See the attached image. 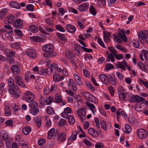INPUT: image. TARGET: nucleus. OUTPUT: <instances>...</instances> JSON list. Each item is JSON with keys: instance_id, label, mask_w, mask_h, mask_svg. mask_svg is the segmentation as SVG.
<instances>
[{"instance_id": "1", "label": "nucleus", "mask_w": 148, "mask_h": 148, "mask_svg": "<svg viewBox=\"0 0 148 148\" xmlns=\"http://www.w3.org/2000/svg\"><path fill=\"white\" fill-rule=\"evenodd\" d=\"M130 32V31L129 30H126L125 32L123 29L121 30L119 32V36L115 34H113L114 40L118 43H121L122 40L124 42H126L127 41V39L126 38L125 33L127 34H129Z\"/></svg>"}, {"instance_id": "2", "label": "nucleus", "mask_w": 148, "mask_h": 148, "mask_svg": "<svg viewBox=\"0 0 148 148\" xmlns=\"http://www.w3.org/2000/svg\"><path fill=\"white\" fill-rule=\"evenodd\" d=\"M42 49L45 52L43 55L46 58H51L56 56L53 52L54 47H42Z\"/></svg>"}, {"instance_id": "3", "label": "nucleus", "mask_w": 148, "mask_h": 148, "mask_svg": "<svg viewBox=\"0 0 148 148\" xmlns=\"http://www.w3.org/2000/svg\"><path fill=\"white\" fill-rule=\"evenodd\" d=\"M9 92L14 97L18 98L20 96V92L18 86H14L10 88L9 89Z\"/></svg>"}, {"instance_id": "4", "label": "nucleus", "mask_w": 148, "mask_h": 148, "mask_svg": "<svg viewBox=\"0 0 148 148\" xmlns=\"http://www.w3.org/2000/svg\"><path fill=\"white\" fill-rule=\"evenodd\" d=\"M82 94L86 100L95 103H97V100L90 93L87 92H84Z\"/></svg>"}, {"instance_id": "5", "label": "nucleus", "mask_w": 148, "mask_h": 148, "mask_svg": "<svg viewBox=\"0 0 148 148\" xmlns=\"http://www.w3.org/2000/svg\"><path fill=\"white\" fill-rule=\"evenodd\" d=\"M145 99L138 95H133L129 99V101L131 102H137L140 104L142 103V102L145 100Z\"/></svg>"}, {"instance_id": "6", "label": "nucleus", "mask_w": 148, "mask_h": 148, "mask_svg": "<svg viewBox=\"0 0 148 148\" xmlns=\"http://www.w3.org/2000/svg\"><path fill=\"white\" fill-rule=\"evenodd\" d=\"M138 36L139 38L141 39L140 40L141 43L144 44L145 40L148 38V31H145L140 32L138 34Z\"/></svg>"}, {"instance_id": "7", "label": "nucleus", "mask_w": 148, "mask_h": 148, "mask_svg": "<svg viewBox=\"0 0 148 148\" xmlns=\"http://www.w3.org/2000/svg\"><path fill=\"white\" fill-rule=\"evenodd\" d=\"M137 134L138 137L141 139L145 138L148 135V133L145 129H140L137 130Z\"/></svg>"}, {"instance_id": "8", "label": "nucleus", "mask_w": 148, "mask_h": 148, "mask_svg": "<svg viewBox=\"0 0 148 148\" xmlns=\"http://www.w3.org/2000/svg\"><path fill=\"white\" fill-rule=\"evenodd\" d=\"M24 97L26 101L28 102L33 101L34 99L35 96L32 92L27 91L24 93Z\"/></svg>"}, {"instance_id": "9", "label": "nucleus", "mask_w": 148, "mask_h": 148, "mask_svg": "<svg viewBox=\"0 0 148 148\" xmlns=\"http://www.w3.org/2000/svg\"><path fill=\"white\" fill-rule=\"evenodd\" d=\"M15 82L16 84L22 87H24L26 85L23 82V78L21 76L16 75L14 78Z\"/></svg>"}, {"instance_id": "10", "label": "nucleus", "mask_w": 148, "mask_h": 148, "mask_svg": "<svg viewBox=\"0 0 148 148\" xmlns=\"http://www.w3.org/2000/svg\"><path fill=\"white\" fill-rule=\"evenodd\" d=\"M103 39L105 42L106 43L110 42L111 33L108 31H104L103 32Z\"/></svg>"}, {"instance_id": "11", "label": "nucleus", "mask_w": 148, "mask_h": 148, "mask_svg": "<svg viewBox=\"0 0 148 148\" xmlns=\"http://www.w3.org/2000/svg\"><path fill=\"white\" fill-rule=\"evenodd\" d=\"M23 22L22 20L17 19L13 23V26L14 28L21 29L22 28Z\"/></svg>"}, {"instance_id": "12", "label": "nucleus", "mask_w": 148, "mask_h": 148, "mask_svg": "<svg viewBox=\"0 0 148 148\" xmlns=\"http://www.w3.org/2000/svg\"><path fill=\"white\" fill-rule=\"evenodd\" d=\"M108 49L112 53L116 58L118 60H120L123 58L122 54L118 55L117 54L116 49L114 47H108Z\"/></svg>"}, {"instance_id": "13", "label": "nucleus", "mask_w": 148, "mask_h": 148, "mask_svg": "<svg viewBox=\"0 0 148 148\" xmlns=\"http://www.w3.org/2000/svg\"><path fill=\"white\" fill-rule=\"evenodd\" d=\"M125 92L124 90L122 87L121 86L118 89V93L119 99L122 101L124 100L125 98Z\"/></svg>"}, {"instance_id": "14", "label": "nucleus", "mask_w": 148, "mask_h": 148, "mask_svg": "<svg viewBox=\"0 0 148 148\" xmlns=\"http://www.w3.org/2000/svg\"><path fill=\"white\" fill-rule=\"evenodd\" d=\"M68 85L70 90H73L75 91L77 90V88L75 86L76 85L73 79H70L69 80Z\"/></svg>"}, {"instance_id": "15", "label": "nucleus", "mask_w": 148, "mask_h": 148, "mask_svg": "<svg viewBox=\"0 0 148 148\" xmlns=\"http://www.w3.org/2000/svg\"><path fill=\"white\" fill-rule=\"evenodd\" d=\"M27 55L30 58H36V54L34 49H29L27 51Z\"/></svg>"}, {"instance_id": "16", "label": "nucleus", "mask_w": 148, "mask_h": 148, "mask_svg": "<svg viewBox=\"0 0 148 148\" xmlns=\"http://www.w3.org/2000/svg\"><path fill=\"white\" fill-rule=\"evenodd\" d=\"M15 19V16L11 15L7 16L5 19V23L6 24H10L12 23Z\"/></svg>"}, {"instance_id": "17", "label": "nucleus", "mask_w": 148, "mask_h": 148, "mask_svg": "<svg viewBox=\"0 0 148 148\" xmlns=\"http://www.w3.org/2000/svg\"><path fill=\"white\" fill-rule=\"evenodd\" d=\"M99 78L103 82H105L106 85L108 83V79H109V76L103 74L99 76Z\"/></svg>"}, {"instance_id": "18", "label": "nucleus", "mask_w": 148, "mask_h": 148, "mask_svg": "<svg viewBox=\"0 0 148 148\" xmlns=\"http://www.w3.org/2000/svg\"><path fill=\"white\" fill-rule=\"evenodd\" d=\"M66 136L64 132H60L58 135L57 140L61 142H63L65 140Z\"/></svg>"}, {"instance_id": "19", "label": "nucleus", "mask_w": 148, "mask_h": 148, "mask_svg": "<svg viewBox=\"0 0 148 148\" xmlns=\"http://www.w3.org/2000/svg\"><path fill=\"white\" fill-rule=\"evenodd\" d=\"M88 8V5L86 3L82 4L78 8V10L79 11L83 12L87 10Z\"/></svg>"}, {"instance_id": "20", "label": "nucleus", "mask_w": 148, "mask_h": 148, "mask_svg": "<svg viewBox=\"0 0 148 148\" xmlns=\"http://www.w3.org/2000/svg\"><path fill=\"white\" fill-rule=\"evenodd\" d=\"M11 71L16 75H18L20 74V70L19 68L16 65H13L11 67Z\"/></svg>"}, {"instance_id": "21", "label": "nucleus", "mask_w": 148, "mask_h": 148, "mask_svg": "<svg viewBox=\"0 0 148 148\" xmlns=\"http://www.w3.org/2000/svg\"><path fill=\"white\" fill-rule=\"evenodd\" d=\"M67 31L70 33H72L76 30L75 27L70 24H68L66 26Z\"/></svg>"}, {"instance_id": "22", "label": "nucleus", "mask_w": 148, "mask_h": 148, "mask_svg": "<svg viewBox=\"0 0 148 148\" xmlns=\"http://www.w3.org/2000/svg\"><path fill=\"white\" fill-rule=\"evenodd\" d=\"M86 104L87 106L90 108V110L92 111L93 115H94L95 114V112L97 110L95 105L93 104L88 101L86 102Z\"/></svg>"}, {"instance_id": "23", "label": "nucleus", "mask_w": 148, "mask_h": 148, "mask_svg": "<svg viewBox=\"0 0 148 148\" xmlns=\"http://www.w3.org/2000/svg\"><path fill=\"white\" fill-rule=\"evenodd\" d=\"M127 63L125 60L117 62V65L119 67L124 70H126L125 68L127 66Z\"/></svg>"}, {"instance_id": "24", "label": "nucleus", "mask_w": 148, "mask_h": 148, "mask_svg": "<svg viewBox=\"0 0 148 148\" xmlns=\"http://www.w3.org/2000/svg\"><path fill=\"white\" fill-rule=\"evenodd\" d=\"M9 5L13 8L17 9H19L21 8V6L19 3L14 1H12L10 2Z\"/></svg>"}, {"instance_id": "25", "label": "nucleus", "mask_w": 148, "mask_h": 148, "mask_svg": "<svg viewBox=\"0 0 148 148\" xmlns=\"http://www.w3.org/2000/svg\"><path fill=\"white\" fill-rule=\"evenodd\" d=\"M116 114H117V118L118 119L119 117V116L120 115H122L123 117H127V114L126 113H125V112L124 111H123L122 109H119L118 110L117 112H116Z\"/></svg>"}, {"instance_id": "26", "label": "nucleus", "mask_w": 148, "mask_h": 148, "mask_svg": "<svg viewBox=\"0 0 148 148\" xmlns=\"http://www.w3.org/2000/svg\"><path fill=\"white\" fill-rule=\"evenodd\" d=\"M109 79H108V83H110L112 85H115L117 83L116 79L114 77H112L111 76H109Z\"/></svg>"}, {"instance_id": "27", "label": "nucleus", "mask_w": 148, "mask_h": 148, "mask_svg": "<svg viewBox=\"0 0 148 148\" xmlns=\"http://www.w3.org/2000/svg\"><path fill=\"white\" fill-rule=\"evenodd\" d=\"M53 80L55 82H58L60 80V75L57 72H55L53 76Z\"/></svg>"}, {"instance_id": "28", "label": "nucleus", "mask_w": 148, "mask_h": 148, "mask_svg": "<svg viewBox=\"0 0 148 148\" xmlns=\"http://www.w3.org/2000/svg\"><path fill=\"white\" fill-rule=\"evenodd\" d=\"M30 39L31 40L37 42H42L43 41L42 39L40 37L37 36L30 37Z\"/></svg>"}, {"instance_id": "29", "label": "nucleus", "mask_w": 148, "mask_h": 148, "mask_svg": "<svg viewBox=\"0 0 148 148\" xmlns=\"http://www.w3.org/2000/svg\"><path fill=\"white\" fill-rule=\"evenodd\" d=\"M55 132V129L52 128L50 129L48 132L47 137L48 138H51L54 135Z\"/></svg>"}, {"instance_id": "30", "label": "nucleus", "mask_w": 148, "mask_h": 148, "mask_svg": "<svg viewBox=\"0 0 148 148\" xmlns=\"http://www.w3.org/2000/svg\"><path fill=\"white\" fill-rule=\"evenodd\" d=\"M65 54L66 57L70 59H74L75 58L74 54L69 51H66L65 52Z\"/></svg>"}, {"instance_id": "31", "label": "nucleus", "mask_w": 148, "mask_h": 148, "mask_svg": "<svg viewBox=\"0 0 148 148\" xmlns=\"http://www.w3.org/2000/svg\"><path fill=\"white\" fill-rule=\"evenodd\" d=\"M4 113L6 116H9L11 114V112L9 107L7 106L4 109Z\"/></svg>"}, {"instance_id": "32", "label": "nucleus", "mask_w": 148, "mask_h": 148, "mask_svg": "<svg viewBox=\"0 0 148 148\" xmlns=\"http://www.w3.org/2000/svg\"><path fill=\"white\" fill-rule=\"evenodd\" d=\"M34 121L36 123L38 127H39L41 124V121L40 117L37 116L34 117Z\"/></svg>"}, {"instance_id": "33", "label": "nucleus", "mask_w": 148, "mask_h": 148, "mask_svg": "<svg viewBox=\"0 0 148 148\" xmlns=\"http://www.w3.org/2000/svg\"><path fill=\"white\" fill-rule=\"evenodd\" d=\"M7 12V9L3 8L0 11V19L4 17Z\"/></svg>"}, {"instance_id": "34", "label": "nucleus", "mask_w": 148, "mask_h": 148, "mask_svg": "<svg viewBox=\"0 0 148 148\" xmlns=\"http://www.w3.org/2000/svg\"><path fill=\"white\" fill-rule=\"evenodd\" d=\"M77 134L75 132H73L72 133V135L69 138L68 140H71L73 141L75 140L77 138Z\"/></svg>"}, {"instance_id": "35", "label": "nucleus", "mask_w": 148, "mask_h": 148, "mask_svg": "<svg viewBox=\"0 0 148 148\" xmlns=\"http://www.w3.org/2000/svg\"><path fill=\"white\" fill-rule=\"evenodd\" d=\"M29 27L31 32L33 33L37 32L38 31L37 27L34 25H32L29 26Z\"/></svg>"}, {"instance_id": "36", "label": "nucleus", "mask_w": 148, "mask_h": 148, "mask_svg": "<svg viewBox=\"0 0 148 148\" xmlns=\"http://www.w3.org/2000/svg\"><path fill=\"white\" fill-rule=\"evenodd\" d=\"M39 111V109L36 108L30 109L29 110L30 113L34 115H36Z\"/></svg>"}, {"instance_id": "37", "label": "nucleus", "mask_w": 148, "mask_h": 148, "mask_svg": "<svg viewBox=\"0 0 148 148\" xmlns=\"http://www.w3.org/2000/svg\"><path fill=\"white\" fill-rule=\"evenodd\" d=\"M22 131L24 134L25 135L29 134L31 131V129L30 127H25L24 128Z\"/></svg>"}, {"instance_id": "38", "label": "nucleus", "mask_w": 148, "mask_h": 148, "mask_svg": "<svg viewBox=\"0 0 148 148\" xmlns=\"http://www.w3.org/2000/svg\"><path fill=\"white\" fill-rule=\"evenodd\" d=\"M8 86L10 87H12L14 85V81L13 78L12 77H9L8 81Z\"/></svg>"}, {"instance_id": "39", "label": "nucleus", "mask_w": 148, "mask_h": 148, "mask_svg": "<svg viewBox=\"0 0 148 148\" xmlns=\"http://www.w3.org/2000/svg\"><path fill=\"white\" fill-rule=\"evenodd\" d=\"M23 141L22 140H21L18 142V144L20 146H21L22 148H28V144L24 143H22Z\"/></svg>"}, {"instance_id": "40", "label": "nucleus", "mask_w": 148, "mask_h": 148, "mask_svg": "<svg viewBox=\"0 0 148 148\" xmlns=\"http://www.w3.org/2000/svg\"><path fill=\"white\" fill-rule=\"evenodd\" d=\"M78 114L80 116H85L86 114L84 109H80L78 111Z\"/></svg>"}, {"instance_id": "41", "label": "nucleus", "mask_w": 148, "mask_h": 148, "mask_svg": "<svg viewBox=\"0 0 148 148\" xmlns=\"http://www.w3.org/2000/svg\"><path fill=\"white\" fill-rule=\"evenodd\" d=\"M125 130L124 132L125 133L129 134L132 131L131 127L129 125H126L125 126Z\"/></svg>"}, {"instance_id": "42", "label": "nucleus", "mask_w": 148, "mask_h": 148, "mask_svg": "<svg viewBox=\"0 0 148 148\" xmlns=\"http://www.w3.org/2000/svg\"><path fill=\"white\" fill-rule=\"evenodd\" d=\"M88 132L90 134L92 135L93 136H96V134H97V132L93 128H90L88 130Z\"/></svg>"}, {"instance_id": "43", "label": "nucleus", "mask_w": 148, "mask_h": 148, "mask_svg": "<svg viewBox=\"0 0 148 148\" xmlns=\"http://www.w3.org/2000/svg\"><path fill=\"white\" fill-rule=\"evenodd\" d=\"M47 112L48 114H53L54 113L53 109L50 106H48L47 108Z\"/></svg>"}, {"instance_id": "44", "label": "nucleus", "mask_w": 148, "mask_h": 148, "mask_svg": "<svg viewBox=\"0 0 148 148\" xmlns=\"http://www.w3.org/2000/svg\"><path fill=\"white\" fill-rule=\"evenodd\" d=\"M89 10L91 13L94 15H95L97 13V11L94 7L92 5L90 6L89 8Z\"/></svg>"}, {"instance_id": "45", "label": "nucleus", "mask_w": 148, "mask_h": 148, "mask_svg": "<svg viewBox=\"0 0 148 148\" xmlns=\"http://www.w3.org/2000/svg\"><path fill=\"white\" fill-rule=\"evenodd\" d=\"M5 53L6 55L9 57L12 56L14 55V52L8 49H5Z\"/></svg>"}, {"instance_id": "46", "label": "nucleus", "mask_w": 148, "mask_h": 148, "mask_svg": "<svg viewBox=\"0 0 148 148\" xmlns=\"http://www.w3.org/2000/svg\"><path fill=\"white\" fill-rule=\"evenodd\" d=\"M56 35L60 39L62 40H66V38L63 34H61L58 32H57L56 33Z\"/></svg>"}, {"instance_id": "47", "label": "nucleus", "mask_w": 148, "mask_h": 148, "mask_svg": "<svg viewBox=\"0 0 148 148\" xmlns=\"http://www.w3.org/2000/svg\"><path fill=\"white\" fill-rule=\"evenodd\" d=\"M29 106L30 107L31 109L36 108L38 106V103L36 102H31L29 104Z\"/></svg>"}, {"instance_id": "48", "label": "nucleus", "mask_w": 148, "mask_h": 148, "mask_svg": "<svg viewBox=\"0 0 148 148\" xmlns=\"http://www.w3.org/2000/svg\"><path fill=\"white\" fill-rule=\"evenodd\" d=\"M55 27L57 30L61 32H64L65 31V30L64 29L63 27L61 26L60 25H56Z\"/></svg>"}, {"instance_id": "49", "label": "nucleus", "mask_w": 148, "mask_h": 148, "mask_svg": "<svg viewBox=\"0 0 148 148\" xmlns=\"http://www.w3.org/2000/svg\"><path fill=\"white\" fill-rule=\"evenodd\" d=\"M114 68V66L111 64L107 63L105 65V69L107 71L111 69H113Z\"/></svg>"}, {"instance_id": "50", "label": "nucleus", "mask_w": 148, "mask_h": 148, "mask_svg": "<svg viewBox=\"0 0 148 148\" xmlns=\"http://www.w3.org/2000/svg\"><path fill=\"white\" fill-rule=\"evenodd\" d=\"M44 19L46 23L49 26H52L53 25V24L52 23L53 21H51L49 18H45Z\"/></svg>"}, {"instance_id": "51", "label": "nucleus", "mask_w": 148, "mask_h": 148, "mask_svg": "<svg viewBox=\"0 0 148 148\" xmlns=\"http://www.w3.org/2000/svg\"><path fill=\"white\" fill-rule=\"evenodd\" d=\"M66 124V122L65 119H60L58 123V125L61 126H63L65 125Z\"/></svg>"}, {"instance_id": "52", "label": "nucleus", "mask_w": 148, "mask_h": 148, "mask_svg": "<svg viewBox=\"0 0 148 148\" xmlns=\"http://www.w3.org/2000/svg\"><path fill=\"white\" fill-rule=\"evenodd\" d=\"M41 74L44 75H46L48 73V69H44L42 67H41L40 70Z\"/></svg>"}, {"instance_id": "53", "label": "nucleus", "mask_w": 148, "mask_h": 148, "mask_svg": "<svg viewBox=\"0 0 148 148\" xmlns=\"http://www.w3.org/2000/svg\"><path fill=\"white\" fill-rule=\"evenodd\" d=\"M112 53H111L110 54V56L108 57V59L107 60V62H109L110 60H111L112 62H113L115 61L114 58Z\"/></svg>"}, {"instance_id": "54", "label": "nucleus", "mask_w": 148, "mask_h": 148, "mask_svg": "<svg viewBox=\"0 0 148 148\" xmlns=\"http://www.w3.org/2000/svg\"><path fill=\"white\" fill-rule=\"evenodd\" d=\"M62 101L61 96L58 95H56L55 96V101L56 103H60Z\"/></svg>"}, {"instance_id": "55", "label": "nucleus", "mask_w": 148, "mask_h": 148, "mask_svg": "<svg viewBox=\"0 0 148 148\" xmlns=\"http://www.w3.org/2000/svg\"><path fill=\"white\" fill-rule=\"evenodd\" d=\"M11 106L12 108L14 110L15 112L18 111L19 109L18 106L14 103H12Z\"/></svg>"}, {"instance_id": "56", "label": "nucleus", "mask_w": 148, "mask_h": 148, "mask_svg": "<svg viewBox=\"0 0 148 148\" xmlns=\"http://www.w3.org/2000/svg\"><path fill=\"white\" fill-rule=\"evenodd\" d=\"M100 125L101 127L105 130L107 129L105 121L104 120H102L100 122Z\"/></svg>"}, {"instance_id": "57", "label": "nucleus", "mask_w": 148, "mask_h": 148, "mask_svg": "<svg viewBox=\"0 0 148 148\" xmlns=\"http://www.w3.org/2000/svg\"><path fill=\"white\" fill-rule=\"evenodd\" d=\"M5 123L7 126L12 127L13 125V121L12 120H9L7 121Z\"/></svg>"}, {"instance_id": "58", "label": "nucleus", "mask_w": 148, "mask_h": 148, "mask_svg": "<svg viewBox=\"0 0 148 148\" xmlns=\"http://www.w3.org/2000/svg\"><path fill=\"white\" fill-rule=\"evenodd\" d=\"M15 33L20 36H22L23 34L21 30L18 29H15L14 30Z\"/></svg>"}, {"instance_id": "59", "label": "nucleus", "mask_w": 148, "mask_h": 148, "mask_svg": "<svg viewBox=\"0 0 148 148\" xmlns=\"http://www.w3.org/2000/svg\"><path fill=\"white\" fill-rule=\"evenodd\" d=\"M68 119L69 123L71 124H73L75 122V119H74L73 116H69Z\"/></svg>"}, {"instance_id": "60", "label": "nucleus", "mask_w": 148, "mask_h": 148, "mask_svg": "<svg viewBox=\"0 0 148 148\" xmlns=\"http://www.w3.org/2000/svg\"><path fill=\"white\" fill-rule=\"evenodd\" d=\"M108 89L109 90L111 95L113 96L114 94V90L113 88L111 86H110L108 87Z\"/></svg>"}, {"instance_id": "61", "label": "nucleus", "mask_w": 148, "mask_h": 148, "mask_svg": "<svg viewBox=\"0 0 148 148\" xmlns=\"http://www.w3.org/2000/svg\"><path fill=\"white\" fill-rule=\"evenodd\" d=\"M34 8V5L31 4H29L26 6V9L31 11H33Z\"/></svg>"}, {"instance_id": "62", "label": "nucleus", "mask_w": 148, "mask_h": 148, "mask_svg": "<svg viewBox=\"0 0 148 148\" xmlns=\"http://www.w3.org/2000/svg\"><path fill=\"white\" fill-rule=\"evenodd\" d=\"M139 81L141 83L143 84L144 86L148 89V82L144 81L141 79H139Z\"/></svg>"}, {"instance_id": "63", "label": "nucleus", "mask_w": 148, "mask_h": 148, "mask_svg": "<svg viewBox=\"0 0 148 148\" xmlns=\"http://www.w3.org/2000/svg\"><path fill=\"white\" fill-rule=\"evenodd\" d=\"M9 137V135L8 133L4 132L3 133L2 135V138L4 141L7 139Z\"/></svg>"}, {"instance_id": "64", "label": "nucleus", "mask_w": 148, "mask_h": 148, "mask_svg": "<svg viewBox=\"0 0 148 148\" xmlns=\"http://www.w3.org/2000/svg\"><path fill=\"white\" fill-rule=\"evenodd\" d=\"M45 101L48 104H50L53 101V98L51 96L46 99Z\"/></svg>"}]
</instances>
